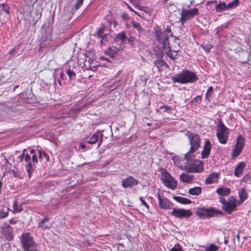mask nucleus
<instances>
[{"mask_svg": "<svg viewBox=\"0 0 251 251\" xmlns=\"http://www.w3.org/2000/svg\"><path fill=\"white\" fill-rule=\"evenodd\" d=\"M184 159L186 161L184 170L187 172L201 173L204 171L202 161L193 158L189 152H187L184 154Z\"/></svg>", "mask_w": 251, "mask_h": 251, "instance_id": "f257e3e1", "label": "nucleus"}, {"mask_svg": "<svg viewBox=\"0 0 251 251\" xmlns=\"http://www.w3.org/2000/svg\"><path fill=\"white\" fill-rule=\"evenodd\" d=\"M198 79V77L194 72L185 69L171 77L174 83L181 84L193 83Z\"/></svg>", "mask_w": 251, "mask_h": 251, "instance_id": "f03ea898", "label": "nucleus"}, {"mask_svg": "<svg viewBox=\"0 0 251 251\" xmlns=\"http://www.w3.org/2000/svg\"><path fill=\"white\" fill-rule=\"evenodd\" d=\"M154 31L156 39L159 43L160 48L162 50L166 49L167 46L169 45V37L174 36L170 27L167 26L163 31H162L156 26L154 28Z\"/></svg>", "mask_w": 251, "mask_h": 251, "instance_id": "7ed1b4c3", "label": "nucleus"}, {"mask_svg": "<svg viewBox=\"0 0 251 251\" xmlns=\"http://www.w3.org/2000/svg\"><path fill=\"white\" fill-rule=\"evenodd\" d=\"M196 214L201 219H209L212 217L223 216L224 213L215 207H199L196 209Z\"/></svg>", "mask_w": 251, "mask_h": 251, "instance_id": "20e7f679", "label": "nucleus"}, {"mask_svg": "<svg viewBox=\"0 0 251 251\" xmlns=\"http://www.w3.org/2000/svg\"><path fill=\"white\" fill-rule=\"evenodd\" d=\"M21 240L24 251H38V248L33 237L29 233H24L21 235Z\"/></svg>", "mask_w": 251, "mask_h": 251, "instance_id": "39448f33", "label": "nucleus"}, {"mask_svg": "<svg viewBox=\"0 0 251 251\" xmlns=\"http://www.w3.org/2000/svg\"><path fill=\"white\" fill-rule=\"evenodd\" d=\"M181 132H185V135L188 137L189 140L190 149L187 152L189 153L195 152L200 147L201 141L200 136L188 130H181Z\"/></svg>", "mask_w": 251, "mask_h": 251, "instance_id": "423d86ee", "label": "nucleus"}, {"mask_svg": "<svg viewBox=\"0 0 251 251\" xmlns=\"http://www.w3.org/2000/svg\"><path fill=\"white\" fill-rule=\"evenodd\" d=\"M219 201L222 204V209L227 214H230L236 210L237 200L234 197L230 196L227 200L221 197Z\"/></svg>", "mask_w": 251, "mask_h": 251, "instance_id": "0eeeda50", "label": "nucleus"}, {"mask_svg": "<svg viewBox=\"0 0 251 251\" xmlns=\"http://www.w3.org/2000/svg\"><path fill=\"white\" fill-rule=\"evenodd\" d=\"M228 135V128L220 120L216 126V136L219 142L223 144L226 143Z\"/></svg>", "mask_w": 251, "mask_h": 251, "instance_id": "6e6552de", "label": "nucleus"}, {"mask_svg": "<svg viewBox=\"0 0 251 251\" xmlns=\"http://www.w3.org/2000/svg\"><path fill=\"white\" fill-rule=\"evenodd\" d=\"M26 150H23L22 154L20 156L21 162H23V165L25 166L28 177L30 178L34 169V165L36 164L32 163V158L29 154L25 152Z\"/></svg>", "mask_w": 251, "mask_h": 251, "instance_id": "1a4fd4ad", "label": "nucleus"}, {"mask_svg": "<svg viewBox=\"0 0 251 251\" xmlns=\"http://www.w3.org/2000/svg\"><path fill=\"white\" fill-rule=\"evenodd\" d=\"M239 5V0H234L226 3L224 1H219L215 5V10L217 12H223L225 11H228L231 9L236 8Z\"/></svg>", "mask_w": 251, "mask_h": 251, "instance_id": "9d476101", "label": "nucleus"}, {"mask_svg": "<svg viewBox=\"0 0 251 251\" xmlns=\"http://www.w3.org/2000/svg\"><path fill=\"white\" fill-rule=\"evenodd\" d=\"M163 183L168 188L174 190L176 187L177 182L175 179L165 170L162 171Z\"/></svg>", "mask_w": 251, "mask_h": 251, "instance_id": "9b49d317", "label": "nucleus"}, {"mask_svg": "<svg viewBox=\"0 0 251 251\" xmlns=\"http://www.w3.org/2000/svg\"><path fill=\"white\" fill-rule=\"evenodd\" d=\"M245 144V138L242 135L238 136L236 143L235 145L231 154V157L232 158H235L237 157L241 152Z\"/></svg>", "mask_w": 251, "mask_h": 251, "instance_id": "f8f14e48", "label": "nucleus"}, {"mask_svg": "<svg viewBox=\"0 0 251 251\" xmlns=\"http://www.w3.org/2000/svg\"><path fill=\"white\" fill-rule=\"evenodd\" d=\"M171 214L176 218L182 219L190 217L192 213L189 209L173 208Z\"/></svg>", "mask_w": 251, "mask_h": 251, "instance_id": "ddd939ff", "label": "nucleus"}, {"mask_svg": "<svg viewBox=\"0 0 251 251\" xmlns=\"http://www.w3.org/2000/svg\"><path fill=\"white\" fill-rule=\"evenodd\" d=\"M198 14V9L196 8L189 10H182L180 18L182 23L185 22L187 20L194 18L195 15Z\"/></svg>", "mask_w": 251, "mask_h": 251, "instance_id": "4468645a", "label": "nucleus"}, {"mask_svg": "<svg viewBox=\"0 0 251 251\" xmlns=\"http://www.w3.org/2000/svg\"><path fill=\"white\" fill-rule=\"evenodd\" d=\"M1 233L8 241H11L13 239V228L9 225L7 224L3 225Z\"/></svg>", "mask_w": 251, "mask_h": 251, "instance_id": "2eb2a0df", "label": "nucleus"}, {"mask_svg": "<svg viewBox=\"0 0 251 251\" xmlns=\"http://www.w3.org/2000/svg\"><path fill=\"white\" fill-rule=\"evenodd\" d=\"M138 180L132 176H129L122 181V185L125 188H131L138 184Z\"/></svg>", "mask_w": 251, "mask_h": 251, "instance_id": "dca6fc26", "label": "nucleus"}, {"mask_svg": "<svg viewBox=\"0 0 251 251\" xmlns=\"http://www.w3.org/2000/svg\"><path fill=\"white\" fill-rule=\"evenodd\" d=\"M158 199V203L161 208L169 209L173 204L167 199L165 198L160 193L157 194Z\"/></svg>", "mask_w": 251, "mask_h": 251, "instance_id": "f3484780", "label": "nucleus"}, {"mask_svg": "<svg viewBox=\"0 0 251 251\" xmlns=\"http://www.w3.org/2000/svg\"><path fill=\"white\" fill-rule=\"evenodd\" d=\"M211 149V144L209 140H205L203 150L201 153V157L202 159L207 158L210 154Z\"/></svg>", "mask_w": 251, "mask_h": 251, "instance_id": "a211bd4d", "label": "nucleus"}, {"mask_svg": "<svg viewBox=\"0 0 251 251\" xmlns=\"http://www.w3.org/2000/svg\"><path fill=\"white\" fill-rule=\"evenodd\" d=\"M219 178V174L218 173L212 172L205 179L204 183L206 184L215 183L218 182Z\"/></svg>", "mask_w": 251, "mask_h": 251, "instance_id": "6ab92c4d", "label": "nucleus"}, {"mask_svg": "<svg viewBox=\"0 0 251 251\" xmlns=\"http://www.w3.org/2000/svg\"><path fill=\"white\" fill-rule=\"evenodd\" d=\"M100 136V140L99 142L98 147H99L102 142V134L100 132H96L94 133L92 136L88 138L87 139V142L90 144H93L96 143L99 139V136Z\"/></svg>", "mask_w": 251, "mask_h": 251, "instance_id": "aec40b11", "label": "nucleus"}, {"mask_svg": "<svg viewBox=\"0 0 251 251\" xmlns=\"http://www.w3.org/2000/svg\"><path fill=\"white\" fill-rule=\"evenodd\" d=\"M246 166V164L244 162H241L238 164L235 167L234 174L235 176L240 177L243 173V171Z\"/></svg>", "mask_w": 251, "mask_h": 251, "instance_id": "412c9836", "label": "nucleus"}, {"mask_svg": "<svg viewBox=\"0 0 251 251\" xmlns=\"http://www.w3.org/2000/svg\"><path fill=\"white\" fill-rule=\"evenodd\" d=\"M51 224L49 222V218L46 217L41 220L38 224V227L41 228L43 230L49 229Z\"/></svg>", "mask_w": 251, "mask_h": 251, "instance_id": "4be33fe9", "label": "nucleus"}, {"mask_svg": "<svg viewBox=\"0 0 251 251\" xmlns=\"http://www.w3.org/2000/svg\"><path fill=\"white\" fill-rule=\"evenodd\" d=\"M194 179V176L186 173H182L180 175V180L184 183H191Z\"/></svg>", "mask_w": 251, "mask_h": 251, "instance_id": "5701e85b", "label": "nucleus"}, {"mask_svg": "<svg viewBox=\"0 0 251 251\" xmlns=\"http://www.w3.org/2000/svg\"><path fill=\"white\" fill-rule=\"evenodd\" d=\"M51 41V35L48 33L45 37H43L42 42L40 45V48H44L49 45Z\"/></svg>", "mask_w": 251, "mask_h": 251, "instance_id": "b1692460", "label": "nucleus"}, {"mask_svg": "<svg viewBox=\"0 0 251 251\" xmlns=\"http://www.w3.org/2000/svg\"><path fill=\"white\" fill-rule=\"evenodd\" d=\"M216 192L219 195L226 196L230 194V190L229 188L221 187L217 189Z\"/></svg>", "mask_w": 251, "mask_h": 251, "instance_id": "393cba45", "label": "nucleus"}, {"mask_svg": "<svg viewBox=\"0 0 251 251\" xmlns=\"http://www.w3.org/2000/svg\"><path fill=\"white\" fill-rule=\"evenodd\" d=\"M172 159L174 162L176 166L181 170H184V164H182L181 163V162L184 160V158L182 159L178 156H174L172 158Z\"/></svg>", "mask_w": 251, "mask_h": 251, "instance_id": "a878e982", "label": "nucleus"}, {"mask_svg": "<svg viewBox=\"0 0 251 251\" xmlns=\"http://www.w3.org/2000/svg\"><path fill=\"white\" fill-rule=\"evenodd\" d=\"M174 199L178 202L182 204H188L192 202L190 199L186 198L176 196L174 197Z\"/></svg>", "mask_w": 251, "mask_h": 251, "instance_id": "bb28decb", "label": "nucleus"}, {"mask_svg": "<svg viewBox=\"0 0 251 251\" xmlns=\"http://www.w3.org/2000/svg\"><path fill=\"white\" fill-rule=\"evenodd\" d=\"M13 212L14 213H20L23 210L22 204H19L18 203V201L16 199L14 200L13 201Z\"/></svg>", "mask_w": 251, "mask_h": 251, "instance_id": "cd10ccee", "label": "nucleus"}, {"mask_svg": "<svg viewBox=\"0 0 251 251\" xmlns=\"http://www.w3.org/2000/svg\"><path fill=\"white\" fill-rule=\"evenodd\" d=\"M201 193V188L200 187H195L191 188L188 191V193L191 195L198 196Z\"/></svg>", "mask_w": 251, "mask_h": 251, "instance_id": "c85d7f7f", "label": "nucleus"}, {"mask_svg": "<svg viewBox=\"0 0 251 251\" xmlns=\"http://www.w3.org/2000/svg\"><path fill=\"white\" fill-rule=\"evenodd\" d=\"M239 197L241 202L245 201L248 198V193L244 188H242L239 192Z\"/></svg>", "mask_w": 251, "mask_h": 251, "instance_id": "c756f323", "label": "nucleus"}, {"mask_svg": "<svg viewBox=\"0 0 251 251\" xmlns=\"http://www.w3.org/2000/svg\"><path fill=\"white\" fill-rule=\"evenodd\" d=\"M38 152L39 159L41 161H42L45 159L47 162L49 161V156L45 151L42 150H39Z\"/></svg>", "mask_w": 251, "mask_h": 251, "instance_id": "7c9ffc66", "label": "nucleus"}, {"mask_svg": "<svg viewBox=\"0 0 251 251\" xmlns=\"http://www.w3.org/2000/svg\"><path fill=\"white\" fill-rule=\"evenodd\" d=\"M131 23L133 27L137 29L140 34L143 31V28L138 22H137L135 21H132Z\"/></svg>", "mask_w": 251, "mask_h": 251, "instance_id": "2f4dec72", "label": "nucleus"}, {"mask_svg": "<svg viewBox=\"0 0 251 251\" xmlns=\"http://www.w3.org/2000/svg\"><path fill=\"white\" fill-rule=\"evenodd\" d=\"M153 63L154 65H155L158 68L164 66L169 68V65L162 60H155Z\"/></svg>", "mask_w": 251, "mask_h": 251, "instance_id": "473e14b6", "label": "nucleus"}, {"mask_svg": "<svg viewBox=\"0 0 251 251\" xmlns=\"http://www.w3.org/2000/svg\"><path fill=\"white\" fill-rule=\"evenodd\" d=\"M4 12L6 14H9V6L4 3L0 4V14Z\"/></svg>", "mask_w": 251, "mask_h": 251, "instance_id": "72a5a7b5", "label": "nucleus"}, {"mask_svg": "<svg viewBox=\"0 0 251 251\" xmlns=\"http://www.w3.org/2000/svg\"><path fill=\"white\" fill-rule=\"evenodd\" d=\"M219 248V247L213 244H211L209 246L205 248V251H217Z\"/></svg>", "mask_w": 251, "mask_h": 251, "instance_id": "f704fd0d", "label": "nucleus"}, {"mask_svg": "<svg viewBox=\"0 0 251 251\" xmlns=\"http://www.w3.org/2000/svg\"><path fill=\"white\" fill-rule=\"evenodd\" d=\"M30 154L32 155V163L33 164H37L38 163V158L37 155L35 154V151L34 149L30 150Z\"/></svg>", "mask_w": 251, "mask_h": 251, "instance_id": "c9c22d12", "label": "nucleus"}, {"mask_svg": "<svg viewBox=\"0 0 251 251\" xmlns=\"http://www.w3.org/2000/svg\"><path fill=\"white\" fill-rule=\"evenodd\" d=\"M66 73L69 76V79L70 80H73V79H75V77L76 76V74H75V72L74 71L71 70L69 68L66 71Z\"/></svg>", "mask_w": 251, "mask_h": 251, "instance_id": "e433bc0d", "label": "nucleus"}, {"mask_svg": "<svg viewBox=\"0 0 251 251\" xmlns=\"http://www.w3.org/2000/svg\"><path fill=\"white\" fill-rule=\"evenodd\" d=\"M126 35L124 32H121L119 33L117 35V38L121 40L122 42H125L126 40Z\"/></svg>", "mask_w": 251, "mask_h": 251, "instance_id": "4c0bfd02", "label": "nucleus"}, {"mask_svg": "<svg viewBox=\"0 0 251 251\" xmlns=\"http://www.w3.org/2000/svg\"><path fill=\"white\" fill-rule=\"evenodd\" d=\"M165 53L167 55V56L171 58V59H175L176 56L177 55V51L174 50V52L176 53L175 55H174V54L172 53V51L170 49H169L167 51H165Z\"/></svg>", "mask_w": 251, "mask_h": 251, "instance_id": "58836bf2", "label": "nucleus"}, {"mask_svg": "<svg viewBox=\"0 0 251 251\" xmlns=\"http://www.w3.org/2000/svg\"><path fill=\"white\" fill-rule=\"evenodd\" d=\"M8 208H5L0 210V218H4L8 216Z\"/></svg>", "mask_w": 251, "mask_h": 251, "instance_id": "ea45409f", "label": "nucleus"}, {"mask_svg": "<svg viewBox=\"0 0 251 251\" xmlns=\"http://www.w3.org/2000/svg\"><path fill=\"white\" fill-rule=\"evenodd\" d=\"M242 181L244 182L247 183L251 181V173H249L245 175L242 179Z\"/></svg>", "mask_w": 251, "mask_h": 251, "instance_id": "a19ab883", "label": "nucleus"}, {"mask_svg": "<svg viewBox=\"0 0 251 251\" xmlns=\"http://www.w3.org/2000/svg\"><path fill=\"white\" fill-rule=\"evenodd\" d=\"M160 108L162 109H164L163 112H167L169 113L172 109V106L167 105H163L160 107Z\"/></svg>", "mask_w": 251, "mask_h": 251, "instance_id": "79ce46f5", "label": "nucleus"}, {"mask_svg": "<svg viewBox=\"0 0 251 251\" xmlns=\"http://www.w3.org/2000/svg\"><path fill=\"white\" fill-rule=\"evenodd\" d=\"M104 28L103 27L99 28L97 30V35L99 37H102L104 33Z\"/></svg>", "mask_w": 251, "mask_h": 251, "instance_id": "37998d69", "label": "nucleus"}, {"mask_svg": "<svg viewBox=\"0 0 251 251\" xmlns=\"http://www.w3.org/2000/svg\"><path fill=\"white\" fill-rule=\"evenodd\" d=\"M140 0H131L130 2L132 3L133 4H134L135 7H137L139 8V9L140 10H142V9L143 8V7L138 5V2Z\"/></svg>", "mask_w": 251, "mask_h": 251, "instance_id": "c03bdc74", "label": "nucleus"}, {"mask_svg": "<svg viewBox=\"0 0 251 251\" xmlns=\"http://www.w3.org/2000/svg\"><path fill=\"white\" fill-rule=\"evenodd\" d=\"M170 251H182V249L178 244L175 245V246L172 248Z\"/></svg>", "mask_w": 251, "mask_h": 251, "instance_id": "a18cd8bd", "label": "nucleus"}, {"mask_svg": "<svg viewBox=\"0 0 251 251\" xmlns=\"http://www.w3.org/2000/svg\"><path fill=\"white\" fill-rule=\"evenodd\" d=\"M83 0H77L76 3L75 4V7L76 9H78L81 5L83 4Z\"/></svg>", "mask_w": 251, "mask_h": 251, "instance_id": "49530a36", "label": "nucleus"}, {"mask_svg": "<svg viewBox=\"0 0 251 251\" xmlns=\"http://www.w3.org/2000/svg\"><path fill=\"white\" fill-rule=\"evenodd\" d=\"M213 93V87L210 86L208 88L206 94V98L207 99L209 95H211Z\"/></svg>", "mask_w": 251, "mask_h": 251, "instance_id": "de8ad7c7", "label": "nucleus"}, {"mask_svg": "<svg viewBox=\"0 0 251 251\" xmlns=\"http://www.w3.org/2000/svg\"><path fill=\"white\" fill-rule=\"evenodd\" d=\"M139 200L142 203V204L144 205L148 210L149 209V206L147 203L142 199V197H140Z\"/></svg>", "mask_w": 251, "mask_h": 251, "instance_id": "09e8293b", "label": "nucleus"}, {"mask_svg": "<svg viewBox=\"0 0 251 251\" xmlns=\"http://www.w3.org/2000/svg\"><path fill=\"white\" fill-rule=\"evenodd\" d=\"M212 46L211 45L203 46L202 49L205 50L206 52H210Z\"/></svg>", "mask_w": 251, "mask_h": 251, "instance_id": "8fccbe9b", "label": "nucleus"}, {"mask_svg": "<svg viewBox=\"0 0 251 251\" xmlns=\"http://www.w3.org/2000/svg\"><path fill=\"white\" fill-rule=\"evenodd\" d=\"M193 100L196 102H200L201 100V96H198L194 99Z\"/></svg>", "mask_w": 251, "mask_h": 251, "instance_id": "3c124183", "label": "nucleus"}, {"mask_svg": "<svg viewBox=\"0 0 251 251\" xmlns=\"http://www.w3.org/2000/svg\"><path fill=\"white\" fill-rule=\"evenodd\" d=\"M127 41L129 43H131L132 45L133 43L134 42L135 38L134 37L130 36L129 38H127Z\"/></svg>", "mask_w": 251, "mask_h": 251, "instance_id": "603ef678", "label": "nucleus"}, {"mask_svg": "<svg viewBox=\"0 0 251 251\" xmlns=\"http://www.w3.org/2000/svg\"><path fill=\"white\" fill-rule=\"evenodd\" d=\"M128 8L131 11L134 12L136 14H138L137 13L134 11L130 6L128 5Z\"/></svg>", "mask_w": 251, "mask_h": 251, "instance_id": "864d4df0", "label": "nucleus"}, {"mask_svg": "<svg viewBox=\"0 0 251 251\" xmlns=\"http://www.w3.org/2000/svg\"><path fill=\"white\" fill-rule=\"evenodd\" d=\"M60 76L61 77V78H63V76L64 75V73L63 72H61L60 74Z\"/></svg>", "mask_w": 251, "mask_h": 251, "instance_id": "5fc2aeb1", "label": "nucleus"}, {"mask_svg": "<svg viewBox=\"0 0 251 251\" xmlns=\"http://www.w3.org/2000/svg\"><path fill=\"white\" fill-rule=\"evenodd\" d=\"M80 146L81 147L82 149H84L85 147V146L83 144H80Z\"/></svg>", "mask_w": 251, "mask_h": 251, "instance_id": "6e6d98bb", "label": "nucleus"}, {"mask_svg": "<svg viewBox=\"0 0 251 251\" xmlns=\"http://www.w3.org/2000/svg\"><path fill=\"white\" fill-rule=\"evenodd\" d=\"M19 87V85H16L14 88V90H15L16 88H17Z\"/></svg>", "mask_w": 251, "mask_h": 251, "instance_id": "4d7b16f0", "label": "nucleus"}, {"mask_svg": "<svg viewBox=\"0 0 251 251\" xmlns=\"http://www.w3.org/2000/svg\"><path fill=\"white\" fill-rule=\"evenodd\" d=\"M227 242H228V241L227 240L225 239L224 243H225V244H226Z\"/></svg>", "mask_w": 251, "mask_h": 251, "instance_id": "13d9d810", "label": "nucleus"}, {"mask_svg": "<svg viewBox=\"0 0 251 251\" xmlns=\"http://www.w3.org/2000/svg\"><path fill=\"white\" fill-rule=\"evenodd\" d=\"M13 51H14V50H10V51H9V53H12V52H13Z\"/></svg>", "mask_w": 251, "mask_h": 251, "instance_id": "bf43d9fd", "label": "nucleus"}, {"mask_svg": "<svg viewBox=\"0 0 251 251\" xmlns=\"http://www.w3.org/2000/svg\"><path fill=\"white\" fill-rule=\"evenodd\" d=\"M10 223H11V224L13 223V220H11L10 221Z\"/></svg>", "mask_w": 251, "mask_h": 251, "instance_id": "052dcab7", "label": "nucleus"}, {"mask_svg": "<svg viewBox=\"0 0 251 251\" xmlns=\"http://www.w3.org/2000/svg\"><path fill=\"white\" fill-rule=\"evenodd\" d=\"M1 187V182H0V187Z\"/></svg>", "mask_w": 251, "mask_h": 251, "instance_id": "680f3d73", "label": "nucleus"}]
</instances>
